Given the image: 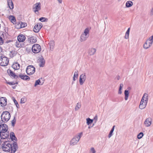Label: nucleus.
<instances>
[{"label": "nucleus", "mask_w": 153, "mask_h": 153, "mask_svg": "<svg viewBox=\"0 0 153 153\" xmlns=\"http://www.w3.org/2000/svg\"><path fill=\"white\" fill-rule=\"evenodd\" d=\"M2 150L9 153H15L18 148L17 143L16 142L14 141L9 143L7 141H5L1 145Z\"/></svg>", "instance_id": "obj_1"}, {"label": "nucleus", "mask_w": 153, "mask_h": 153, "mask_svg": "<svg viewBox=\"0 0 153 153\" xmlns=\"http://www.w3.org/2000/svg\"><path fill=\"white\" fill-rule=\"evenodd\" d=\"M10 117V114L9 112L3 111L1 115V122L3 123H6L9 120Z\"/></svg>", "instance_id": "obj_2"}, {"label": "nucleus", "mask_w": 153, "mask_h": 153, "mask_svg": "<svg viewBox=\"0 0 153 153\" xmlns=\"http://www.w3.org/2000/svg\"><path fill=\"white\" fill-rule=\"evenodd\" d=\"M89 30L88 28H86L84 30V32L81 34L80 38L81 42L85 41L86 40L89 36Z\"/></svg>", "instance_id": "obj_3"}, {"label": "nucleus", "mask_w": 153, "mask_h": 153, "mask_svg": "<svg viewBox=\"0 0 153 153\" xmlns=\"http://www.w3.org/2000/svg\"><path fill=\"white\" fill-rule=\"evenodd\" d=\"M9 59L6 57H1L0 58V65L2 66H5L7 65L9 63Z\"/></svg>", "instance_id": "obj_4"}, {"label": "nucleus", "mask_w": 153, "mask_h": 153, "mask_svg": "<svg viewBox=\"0 0 153 153\" xmlns=\"http://www.w3.org/2000/svg\"><path fill=\"white\" fill-rule=\"evenodd\" d=\"M26 72L29 75H31L34 73L35 71V68L32 65H29L26 68Z\"/></svg>", "instance_id": "obj_5"}, {"label": "nucleus", "mask_w": 153, "mask_h": 153, "mask_svg": "<svg viewBox=\"0 0 153 153\" xmlns=\"http://www.w3.org/2000/svg\"><path fill=\"white\" fill-rule=\"evenodd\" d=\"M32 51L34 53H38L41 50V46L39 44H35L32 47Z\"/></svg>", "instance_id": "obj_6"}, {"label": "nucleus", "mask_w": 153, "mask_h": 153, "mask_svg": "<svg viewBox=\"0 0 153 153\" xmlns=\"http://www.w3.org/2000/svg\"><path fill=\"white\" fill-rule=\"evenodd\" d=\"M3 122L0 120V133L2 132H7L8 129L7 125L5 124H2Z\"/></svg>", "instance_id": "obj_7"}, {"label": "nucleus", "mask_w": 153, "mask_h": 153, "mask_svg": "<svg viewBox=\"0 0 153 153\" xmlns=\"http://www.w3.org/2000/svg\"><path fill=\"white\" fill-rule=\"evenodd\" d=\"M33 11L36 14H37V12L38 13V11L41 9V3L40 2L36 3L33 5Z\"/></svg>", "instance_id": "obj_8"}, {"label": "nucleus", "mask_w": 153, "mask_h": 153, "mask_svg": "<svg viewBox=\"0 0 153 153\" xmlns=\"http://www.w3.org/2000/svg\"><path fill=\"white\" fill-rule=\"evenodd\" d=\"M86 79V76L85 73H83L79 77V82L81 85H82Z\"/></svg>", "instance_id": "obj_9"}, {"label": "nucleus", "mask_w": 153, "mask_h": 153, "mask_svg": "<svg viewBox=\"0 0 153 153\" xmlns=\"http://www.w3.org/2000/svg\"><path fill=\"white\" fill-rule=\"evenodd\" d=\"M42 27V25L41 23H38L34 26L33 30L35 32H38Z\"/></svg>", "instance_id": "obj_10"}, {"label": "nucleus", "mask_w": 153, "mask_h": 153, "mask_svg": "<svg viewBox=\"0 0 153 153\" xmlns=\"http://www.w3.org/2000/svg\"><path fill=\"white\" fill-rule=\"evenodd\" d=\"M7 72L11 77L13 79H17L19 78V76L15 74L11 70L8 69L7 70Z\"/></svg>", "instance_id": "obj_11"}, {"label": "nucleus", "mask_w": 153, "mask_h": 153, "mask_svg": "<svg viewBox=\"0 0 153 153\" xmlns=\"http://www.w3.org/2000/svg\"><path fill=\"white\" fill-rule=\"evenodd\" d=\"M0 104L2 106H4L7 104V99L5 97H2L0 98Z\"/></svg>", "instance_id": "obj_12"}, {"label": "nucleus", "mask_w": 153, "mask_h": 153, "mask_svg": "<svg viewBox=\"0 0 153 153\" xmlns=\"http://www.w3.org/2000/svg\"><path fill=\"white\" fill-rule=\"evenodd\" d=\"M39 66L41 67H43L45 65V61L43 57L42 56L39 59Z\"/></svg>", "instance_id": "obj_13"}, {"label": "nucleus", "mask_w": 153, "mask_h": 153, "mask_svg": "<svg viewBox=\"0 0 153 153\" xmlns=\"http://www.w3.org/2000/svg\"><path fill=\"white\" fill-rule=\"evenodd\" d=\"M0 136H1V139H5L9 137V134L8 132H1V133H0Z\"/></svg>", "instance_id": "obj_14"}, {"label": "nucleus", "mask_w": 153, "mask_h": 153, "mask_svg": "<svg viewBox=\"0 0 153 153\" xmlns=\"http://www.w3.org/2000/svg\"><path fill=\"white\" fill-rule=\"evenodd\" d=\"M152 119L150 118H147L145 122H144V124L146 127L149 126L152 123Z\"/></svg>", "instance_id": "obj_15"}, {"label": "nucleus", "mask_w": 153, "mask_h": 153, "mask_svg": "<svg viewBox=\"0 0 153 153\" xmlns=\"http://www.w3.org/2000/svg\"><path fill=\"white\" fill-rule=\"evenodd\" d=\"M79 140L74 136L73 138L71 140L70 143L71 145H74L76 144Z\"/></svg>", "instance_id": "obj_16"}, {"label": "nucleus", "mask_w": 153, "mask_h": 153, "mask_svg": "<svg viewBox=\"0 0 153 153\" xmlns=\"http://www.w3.org/2000/svg\"><path fill=\"white\" fill-rule=\"evenodd\" d=\"M18 76L23 80H29L30 79L29 77L26 75H24L22 74H20Z\"/></svg>", "instance_id": "obj_17"}, {"label": "nucleus", "mask_w": 153, "mask_h": 153, "mask_svg": "<svg viewBox=\"0 0 153 153\" xmlns=\"http://www.w3.org/2000/svg\"><path fill=\"white\" fill-rule=\"evenodd\" d=\"M28 40L29 42L32 44L35 43L37 41L36 37L33 36H32L29 38Z\"/></svg>", "instance_id": "obj_18"}, {"label": "nucleus", "mask_w": 153, "mask_h": 153, "mask_svg": "<svg viewBox=\"0 0 153 153\" xmlns=\"http://www.w3.org/2000/svg\"><path fill=\"white\" fill-rule=\"evenodd\" d=\"M17 39L19 42H23L25 39V37L23 35H20L18 36Z\"/></svg>", "instance_id": "obj_19"}, {"label": "nucleus", "mask_w": 153, "mask_h": 153, "mask_svg": "<svg viewBox=\"0 0 153 153\" xmlns=\"http://www.w3.org/2000/svg\"><path fill=\"white\" fill-rule=\"evenodd\" d=\"M144 103H145V107H144V108L146 107L147 104V102L148 100L149 97L148 95L147 94L145 93L144 95Z\"/></svg>", "instance_id": "obj_20"}, {"label": "nucleus", "mask_w": 153, "mask_h": 153, "mask_svg": "<svg viewBox=\"0 0 153 153\" xmlns=\"http://www.w3.org/2000/svg\"><path fill=\"white\" fill-rule=\"evenodd\" d=\"M12 67L15 70H18L20 68V65L18 63L16 62L12 65Z\"/></svg>", "instance_id": "obj_21"}, {"label": "nucleus", "mask_w": 153, "mask_h": 153, "mask_svg": "<svg viewBox=\"0 0 153 153\" xmlns=\"http://www.w3.org/2000/svg\"><path fill=\"white\" fill-rule=\"evenodd\" d=\"M96 51V50L95 49L91 48L89 49L88 53L90 55H92L95 53Z\"/></svg>", "instance_id": "obj_22"}, {"label": "nucleus", "mask_w": 153, "mask_h": 153, "mask_svg": "<svg viewBox=\"0 0 153 153\" xmlns=\"http://www.w3.org/2000/svg\"><path fill=\"white\" fill-rule=\"evenodd\" d=\"M7 4L10 9H13V4L12 0H8L7 1Z\"/></svg>", "instance_id": "obj_23"}, {"label": "nucleus", "mask_w": 153, "mask_h": 153, "mask_svg": "<svg viewBox=\"0 0 153 153\" xmlns=\"http://www.w3.org/2000/svg\"><path fill=\"white\" fill-rule=\"evenodd\" d=\"M10 137L12 140L13 141L14 140L16 141L17 140V138L15 137L14 133L13 132H10Z\"/></svg>", "instance_id": "obj_24"}, {"label": "nucleus", "mask_w": 153, "mask_h": 153, "mask_svg": "<svg viewBox=\"0 0 153 153\" xmlns=\"http://www.w3.org/2000/svg\"><path fill=\"white\" fill-rule=\"evenodd\" d=\"M78 76V71H75L74 72L73 79L74 81H75L77 79Z\"/></svg>", "instance_id": "obj_25"}, {"label": "nucleus", "mask_w": 153, "mask_h": 153, "mask_svg": "<svg viewBox=\"0 0 153 153\" xmlns=\"http://www.w3.org/2000/svg\"><path fill=\"white\" fill-rule=\"evenodd\" d=\"M49 44L50 45V49L51 51H53L54 48V41H51Z\"/></svg>", "instance_id": "obj_26"}, {"label": "nucleus", "mask_w": 153, "mask_h": 153, "mask_svg": "<svg viewBox=\"0 0 153 153\" xmlns=\"http://www.w3.org/2000/svg\"><path fill=\"white\" fill-rule=\"evenodd\" d=\"M133 4L132 2L131 1H129L126 2V6L127 7H131Z\"/></svg>", "instance_id": "obj_27"}, {"label": "nucleus", "mask_w": 153, "mask_h": 153, "mask_svg": "<svg viewBox=\"0 0 153 153\" xmlns=\"http://www.w3.org/2000/svg\"><path fill=\"white\" fill-rule=\"evenodd\" d=\"M129 92L128 90H126L124 91V94L125 96V99L126 100H128L129 96Z\"/></svg>", "instance_id": "obj_28"}, {"label": "nucleus", "mask_w": 153, "mask_h": 153, "mask_svg": "<svg viewBox=\"0 0 153 153\" xmlns=\"http://www.w3.org/2000/svg\"><path fill=\"white\" fill-rule=\"evenodd\" d=\"M130 28L129 27L128 28L127 31L126 32L125 35V38L126 39H128L129 38V32L130 31Z\"/></svg>", "instance_id": "obj_29"}, {"label": "nucleus", "mask_w": 153, "mask_h": 153, "mask_svg": "<svg viewBox=\"0 0 153 153\" xmlns=\"http://www.w3.org/2000/svg\"><path fill=\"white\" fill-rule=\"evenodd\" d=\"M143 95L142 97L141 100L140 102V105L139 106V108L141 109H143Z\"/></svg>", "instance_id": "obj_30"}, {"label": "nucleus", "mask_w": 153, "mask_h": 153, "mask_svg": "<svg viewBox=\"0 0 153 153\" xmlns=\"http://www.w3.org/2000/svg\"><path fill=\"white\" fill-rule=\"evenodd\" d=\"M153 42V35L151 36L149 38V39L147 40L146 42V44L147 43H149V42L151 43V44H152Z\"/></svg>", "instance_id": "obj_31"}, {"label": "nucleus", "mask_w": 153, "mask_h": 153, "mask_svg": "<svg viewBox=\"0 0 153 153\" xmlns=\"http://www.w3.org/2000/svg\"><path fill=\"white\" fill-rule=\"evenodd\" d=\"M40 78L36 80L35 82V84H34V86L35 87H36L38 85H42L43 83V82H42V83H41V82L40 81Z\"/></svg>", "instance_id": "obj_32"}, {"label": "nucleus", "mask_w": 153, "mask_h": 153, "mask_svg": "<svg viewBox=\"0 0 153 153\" xmlns=\"http://www.w3.org/2000/svg\"><path fill=\"white\" fill-rule=\"evenodd\" d=\"M115 127V126H114L112 129H111V130L110 132H109V134L108 135V137L109 138H110L112 136V133L114 131V127Z\"/></svg>", "instance_id": "obj_33"}, {"label": "nucleus", "mask_w": 153, "mask_h": 153, "mask_svg": "<svg viewBox=\"0 0 153 153\" xmlns=\"http://www.w3.org/2000/svg\"><path fill=\"white\" fill-rule=\"evenodd\" d=\"M10 19L11 20V22L13 24L16 23V20L15 17L13 16H10Z\"/></svg>", "instance_id": "obj_34"}, {"label": "nucleus", "mask_w": 153, "mask_h": 153, "mask_svg": "<svg viewBox=\"0 0 153 153\" xmlns=\"http://www.w3.org/2000/svg\"><path fill=\"white\" fill-rule=\"evenodd\" d=\"M152 44H151V43L149 42V43H147L146 44V42L145 43H144V48L147 49L149 48L151 45Z\"/></svg>", "instance_id": "obj_35"}, {"label": "nucleus", "mask_w": 153, "mask_h": 153, "mask_svg": "<svg viewBox=\"0 0 153 153\" xmlns=\"http://www.w3.org/2000/svg\"><path fill=\"white\" fill-rule=\"evenodd\" d=\"M83 134V133L81 132L78 134V135H77L75 136V137L79 140H80L81 137L82 136Z\"/></svg>", "instance_id": "obj_36"}, {"label": "nucleus", "mask_w": 153, "mask_h": 153, "mask_svg": "<svg viewBox=\"0 0 153 153\" xmlns=\"http://www.w3.org/2000/svg\"><path fill=\"white\" fill-rule=\"evenodd\" d=\"M87 122L86 123L88 125H89L90 124L92 123L93 122V120L91 119L90 118H87L86 119Z\"/></svg>", "instance_id": "obj_37"}, {"label": "nucleus", "mask_w": 153, "mask_h": 153, "mask_svg": "<svg viewBox=\"0 0 153 153\" xmlns=\"http://www.w3.org/2000/svg\"><path fill=\"white\" fill-rule=\"evenodd\" d=\"M16 117L15 116L14 117L13 119L11 121V124L12 126L13 127H14L15 124L16 123Z\"/></svg>", "instance_id": "obj_38"}, {"label": "nucleus", "mask_w": 153, "mask_h": 153, "mask_svg": "<svg viewBox=\"0 0 153 153\" xmlns=\"http://www.w3.org/2000/svg\"><path fill=\"white\" fill-rule=\"evenodd\" d=\"M123 84H120V88H119V91H118V94H122V92L121 90H122V88L123 87Z\"/></svg>", "instance_id": "obj_39"}, {"label": "nucleus", "mask_w": 153, "mask_h": 153, "mask_svg": "<svg viewBox=\"0 0 153 153\" xmlns=\"http://www.w3.org/2000/svg\"><path fill=\"white\" fill-rule=\"evenodd\" d=\"M143 136V132H140L137 135V138L138 139H140L142 138Z\"/></svg>", "instance_id": "obj_40"}, {"label": "nucleus", "mask_w": 153, "mask_h": 153, "mask_svg": "<svg viewBox=\"0 0 153 153\" xmlns=\"http://www.w3.org/2000/svg\"><path fill=\"white\" fill-rule=\"evenodd\" d=\"M81 105L80 103H78L77 104V105H76V107H75V110L76 111L78 110L80 107Z\"/></svg>", "instance_id": "obj_41"}, {"label": "nucleus", "mask_w": 153, "mask_h": 153, "mask_svg": "<svg viewBox=\"0 0 153 153\" xmlns=\"http://www.w3.org/2000/svg\"><path fill=\"white\" fill-rule=\"evenodd\" d=\"M39 20L42 22H44L47 21L48 19L44 17H41L39 19Z\"/></svg>", "instance_id": "obj_42"}, {"label": "nucleus", "mask_w": 153, "mask_h": 153, "mask_svg": "<svg viewBox=\"0 0 153 153\" xmlns=\"http://www.w3.org/2000/svg\"><path fill=\"white\" fill-rule=\"evenodd\" d=\"M27 26V24L25 23H23L21 22L20 25V27L21 28H24L25 27Z\"/></svg>", "instance_id": "obj_43"}, {"label": "nucleus", "mask_w": 153, "mask_h": 153, "mask_svg": "<svg viewBox=\"0 0 153 153\" xmlns=\"http://www.w3.org/2000/svg\"><path fill=\"white\" fill-rule=\"evenodd\" d=\"M7 83L10 85H15V84H18V82H16V83H14V82H7Z\"/></svg>", "instance_id": "obj_44"}, {"label": "nucleus", "mask_w": 153, "mask_h": 153, "mask_svg": "<svg viewBox=\"0 0 153 153\" xmlns=\"http://www.w3.org/2000/svg\"><path fill=\"white\" fill-rule=\"evenodd\" d=\"M26 101V99L25 97H23L21 98L20 102L21 103H24Z\"/></svg>", "instance_id": "obj_45"}, {"label": "nucleus", "mask_w": 153, "mask_h": 153, "mask_svg": "<svg viewBox=\"0 0 153 153\" xmlns=\"http://www.w3.org/2000/svg\"><path fill=\"white\" fill-rule=\"evenodd\" d=\"M96 151L94 148L92 147L91 149L90 153H95Z\"/></svg>", "instance_id": "obj_46"}, {"label": "nucleus", "mask_w": 153, "mask_h": 153, "mask_svg": "<svg viewBox=\"0 0 153 153\" xmlns=\"http://www.w3.org/2000/svg\"><path fill=\"white\" fill-rule=\"evenodd\" d=\"M3 43V39L0 36V45H2Z\"/></svg>", "instance_id": "obj_47"}, {"label": "nucleus", "mask_w": 153, "mask_h": 153, "mask_svg": "<svg viewBox=\"0 0 153 153\" xmlns=\"http://www.w3.org/2000/svg\"><path fill=\"white\" fill-rule=\"evenodd\" d=\"M13 101H14V103H15V104H17L19 106V104L16 101V99H15V98L14 97L13 98Z\"/></svg>", "instance_id": "obj_48"}, {"label": "nucleus", "mask_w": 153, "mask_h": 153, "mask_svg": "<svg viewBox=\"0 0 153 153\" xmlns=\"http://www.w3.org/2000/svg\"><path fill=\"white\" fill-rule=\"evenodd\" d=\"M150 15L152 16L153 15V7L151 10V12L150 13Z\"/></svg>", "instance_id": "obj_49"}, {"label": "nucleus", "mask_w": 153, "mask_h": 153, "mask_svg": "<svg viewBox=\"0 0 153 153\" xmlns=\"http://www.w3.org/2000/svg\"><path fill=\"white\" fill-rule=\"evenodd\" d=\"M2 49L1 47H0V54L1 53V52L2 51Z\"/></svg>", "instance_id": "obj_50"}, {"label": "nucleus", "mask_w": 153, "mask_h": 153, "mask_svg": "<svg viewBox=\"0 0 153 153\" xmlns=\"http://www.w3.org/2000/svg\"><path fill=\"white\" fill-rule=\"evenodd\" d=\"M57 1L59 3H62V0H57Z\"/></svg>", "instance_id": "obj_51"}, {"label": "nucleus", "mask_w": 153, "mask_h": 153, "mask_svg": "<svg viewBox=\"0 0 153 153\" xmlns=\"http://www.w3.org/2000/svg\"><path fill=\"white\" fill-rule=\"evenodd\" d=\"M16 107L17 108H19V106H18V105L17 104H16Z\"/></svg>", "instance_id": "obj_52"}, {"label": "nucleus", "mask_w": 153, "mask_h": 153, "mask_svg": "<svg viewBox=\"0 0 153 153\" xmlns=\"http://www.w3.org/2000/svg\"><path fill=\"white\" fill-rule=\"evenodd\" d=\"M12 88L13 89H15L16 88V86H13Z\"/></svg>", "instance_id": "obj_53"}, {"label": "nucleus", "mask_w": 153, "mask_h": 153, "mask_svg": "<svg viewBox=\"0 0 153 153\" xmlns=\"http://www.w3.org/2000/svg\"><path fill=\"white\" fill-rule=\"evenodd\" d=\"M88 128H90V127H88Z\"/></svg>", "instance_id": "obj_54"}, {"label": "nucleus", "mask_w": 153, "mask_h": 153, "mask_svg": "<svg viewBox=\"0 0 153 153\" xmlns=\"http://www.w3.org/2000/svg\"><path fill=\"white\" fill-rule=\"evenodd\" d=\"M95 117H97V116H96Z\"/></svg>", "instance_id": "obj_55"}]
</instances>
